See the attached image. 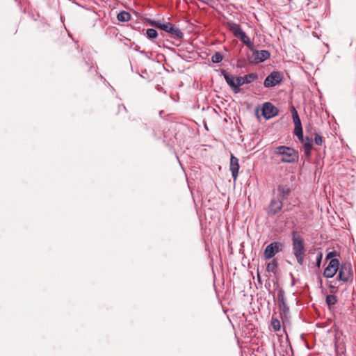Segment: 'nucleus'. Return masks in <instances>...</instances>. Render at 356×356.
<instances>
[{
    "instance_id": "obj_1",
    "label": "nucleus",
    "mask_w": 356,
    "mask_h": 356,
    "mask_svg": "<svg viewBox=\"0 0 356 356\" xmlns=\"http://www.w3.org/2000/svg\"><path fill=\"white\" fill-rule=\"evenodd\" d=\"M292 250L299 265L304 264L305 247L303 237L296 231L291 232Z\"/></svg>"
},
{
    "instance_id": "obj_2",
    "label": "nucleus",
    "mask_w": 356,
    "mask_h": 356,
    "mask_svg": "<svg viewBox=\"0 0 356 356\" xmlns=\"http://www.w3.org/2000/svg\"><path fill=\"white\" fill-rule=\"evenodd\" d=\"M148 24L155 28L159 29L168 33L174 38L181 40L184 37L183 32L175 25L168 22H161L154 19H148L147 20Z\"/></svg>"
},
{
    "instance_id": "obj_3",
    "label": "nucleus",
    "mask_w": 356,
    "mask_h": 356,
    "mask_svg": "<svg viewBox=\"0 0 356 356\" xmlns=\"http://www.w3.org/2000/svg\"><path fill=\"white\" fill-rule=\"evenodd\" d=\"M276 155L282 156L280 161L283 163H295L298 160V152L293 148L286 146H278L273 151Z\"/></svg>"
},
{
    "instance_id": "obj_4",
    "label": "nucleus",
    "mask_w": 356,
    "mask_h": 356,
    "mask_svg": "<svg viewBox=\"0 0 356 356\" xmlns=\"http://www.w3.org/2000/svg\"><path fill=\"white\" fill-rule=\"evenodd\" d=\"M227 27L236 38H238L245 45L248 47L249 49L253 51L254 47V44L250 41V38L243 31L240 24L234 22H228Z\"/></svg>"
},
{
    "instance_id": "obj_5",
    "label": "nucleus",
    "mask_w": 356,
    "mask_h": 356,
    "mask_svg": "<svg viewBox=\"0 0 356 356\" xmlns=\"http://www.w3.org/2000/svg\"><path fill=\"white\" fill-rule=\"evenodd\" d=\"M339 274L337 278L343 282H348L353 279V271L350 263H342L339 266Z\"/></svg>"
},
{
    "instance_id": "obj_6",
    "label": "nucleus",
    "mask_w": 356,
    "mask_h": 356,
    "mask_svg": "<svg viewBox=\"0 0 356 356\" xmlns=\"http://www.w3.org/2000/svg\"><path fill=\"white\" fill-rule=\"evenodd\" d=\"M283 74L278 71H273L266 78L264 85L266 88H270L277 86L283 80Z\"/></svg>"
},
{
    "instance_id": "obj_7",
    "label": "nucleus",
    "mask_w": 356,
    "mask_h": 356,
    "mask_svg": "<svg viewBox=\"0 0 356 356\" xmlns=\"http://www.w3.org/2000/svg\"><path fill=\"white\" fill-rule=\"evenodd\" d=\"M277 300L281 316L286 318L289 314V308L285 300L284 291L282 289L278 291Z\"/></svg>"
},
{
    "instance_id": "obj_8",
    "label": "nucleus",
    "mask_w": 356,
    "mask_h": 356,
    "mask_svg": "<svg viewBox=\"0 0 356 356\" xmlns=\"http://www.w3.org/2000/svg\"><path fill=\"white\" fill-rule=\"evenodd\" d=\"M283 204V202L278 199H271L266 209L267 215L269 217L275 216L282 210Z\"/></svg>"
},
{
    "instance_id": "obj_9",
    "label": "nucleus",
    "mask_w": 356,
    "mask_h": 356,
    "mask_svg": "<svg viewBox=\"0 0 356 356\" xmlns=\"http://www.w3.org/2000/svg\"><path fill=\"white\" fill-rule=\"evenodd\" d=\"M283 245L279 242H273L266 246L264 252V257L266 259L273 257L278 252L281 251Z\"/></svg>"
},
{
    "instance_id": "obj_10",
    "label": "nucleus",
    "mask_w": 356,
    "mask_h": 356,
    "mask_svg": "<svg viewBox=\"0 0 356 356\" xmlns=\"http://www.w3.org/2000/svg\"><path fill=\"white\" fill-rule=\"evenodd\" d=\"M252 56L250 58V61L253 63H260L270 58V54L267 50H254L253 49Z\"/></svg>"
},
{
    "instance_id": "obj_11",
    "label": "nucleus",
    "mask_w": 356,
    "mask_h": 356,
    "mask_svg": "<svg viewBox=\"0 0 356 356\" xmlns=\"http://www.w3.org/2000/svg\"><path fill=\"white\" fill-rule=\"evenodd\" d=\"M339 261L337 259H331L323 272L324 277L327 278L333 277L339 269Z\"/></svg>"
},
{
    "instance_id": "obj_12",
    "label": "nucleus",
    "mask_w": 356,
    "mask_h": 356,
    "mask_svg": "<svg viewBox=\"0 0 356 356\" xmlns=\"http://www.w3.org/2000/svg\"><path fill=\"white\" fill-rule=\"evenodd\" d=\"M261 112L266 119H270L277 114L278 109L270 102H265L262 106Z\"/></svg>"
},
{
    "instance_id": "obj_13",
    "label": "nucleus",
    "mask_w": 356,
    "mask_h": 356,
    "mask_svg": "<svg viewBox=\"0 0 356 356\" xmlns=\"http://www.w3.org/2000/svg\"><path fill=\"white\" fill-rule=\"evenodd\" d=\"M277 191L279 197L277 199L281 200L282 202L291 196L292 192L291 187L286 184L277 185Z\"/></svg>"
},
{
    "instance_id": "obj_14",
    "label": "nucleus",
    "mask_w": 356,
    "mask_h": 356,
    "mask_svg": "<svg viewBox=\"0 0 356 356\" xmlns=\"http://www.w3.org/2000/svg\"><path fill=\"white\" fill-rule=\"evenodd\" d=\"M239 168H240V166H239L238 158H236L233 154H231L229 170L232 172V176L234 181L236 180L237 177H238Z\"/></svg>"
},
{
    "instance_id": "obj_15",
    "label": "nucleus",
    "mask_w": 356,
    "mask_h": 356,
    "mask_svg": "<svg viewBox=\"0 0 356 356\" xmlns=\"http://www.w3.org/2000/svg\"><path fill=\"white\" fill-rule=\"evenodd\" d=\"M312 138L309 136H305L303 139V142H300L304 147V153L305 155L309 158L311 156L312 154Z\"/></svg>"
},
{
    "instance_id": "obj_16",
    "label": "nucleus",
    "mask_w": 356,
    "mask_h": 356,
    "mask_svg": "<svg viewBox=\"0 0 356 356\" xmlns=\"http://www.w3.org/2000/svg\"><path fill=\"white\" fill-rule=\"evenodd\" d=\"M291 112L292 114L293 121L295 125L294 129H299L302 128V124L300 119V117L298 115V113L294 106L291 107Z\"/></svg>"
},
{
    "instance_id": "obj_17",
    "label": "nucleus",
    "mask_w": 356,
    "mask_h": 356,
    "mask_svg": "<svg viewBox=\"0 0 356 356\" xmlns=\"http://www.w3.org/2000/svg\"><path fill=\"white\" fill-rule=\"evenodd\" d=\"M278 269V263L276 259H273L270 262L268 263L266 266V270L268 273L276 274Z\"/></svg>"
},
{
    "instance_id": "obj_18",
    "label": "nucleus",
    "mask_w": 356,
    "mask_h": 356,
    "mask_svg": "<svg viewBox=\"0 0 356 356\" xmlns=\"http://www.w3.org/2000/svg\"><path fill=\"white\" fill-rule=\"evenodd\" d=\"M117 19L120 22H127L131 19V15L127 11H121L118 14Z\"/></svg>"
},
{
    "instance_id": "obj_19",
    "label": "nucleus",
    "mask_w": 356,
    "mask_h": 356,
    "mask_svg": "<svg viewBox=\"0 0 356 356\" xmlns=\"http://www.w3.org/2000/svg\"><path fill=\"white\" fill-rule=\"evenodd\" d=\"M243 77L244 84H245V83H250L253 82L258 78V76L256 73H250V74H248Z\"/></svg>"
},
{
    "instance_id": "obj_20",
    "label": "nucleus",
    "mask_w": 356,
    "mask_h": 356,
    "mask_svg": "<svg viewBox=\"0 0 356 356\" xmlns=\"http://www.w3.org/2000/svg\"><path fill=\"white\" fill-rule=\"evenodd\" d=\"M270 324L274 331L277 332L280 330L281 323L277 318H274L273 316L270 321Z\"/></svg>"
},
{
    "instance_id": "obj_21",
    "label": "nucleus",
    "mask_w": 356,
    "mask_h": 356,
    "mask_svg": "<svg viewBox=\"0 0 356 356\" xmlns=\"http://www.w3.org/2000/svg\"><path fill=\"white\" fill-rule=\"evenodd\" d=\"M225 79L227 84L231 88L235 89V83H236L235 79H236V76H231L229 74H225Z\"/></svg>"
},
{
    "instance_id": "obj_22",
    "label": "nucleus",
    "mask_w": 356,
    "mask_h": 356,
    "mask_svg": "<svg viewBox=\"0 0 356 356\" xmlns=\"http://www.w3.org/2000/svg\"><path fill=\"white\" fill-rule=\"evenodd\" d=\"M325 302L327 305L330 307L335 305L337 302V298L334 295H327L325 298Z\"/></svg>"
},
{
    "instance_id": "obj_23",
    "label": "nucleus",
    "mask_w": 356,
    "mask_h": 356,
    "mask_svg": "<svg viewBox=\"0 0 356 356\" xmlns=\"http://www.w3.org/2000/svg\"><path fill=\"white\" fill-rule=\"evenodd\" d=\"M223 59V55L222 53L216 52L211 58V61L213 63H219Z\"/></svg>"
},
{
    "instance_id": "obj_24",
    "label": "nucleus",
    "mask_w": 356,
    "mask_h": 356,
    "mask_svg": "<svg viewBox=\"0 0 356 356\" xmlns=\"http://www.w3.org/2000/svg\"><path fill=\"white\" fill-rule=\"evenodd\" d=\"M146 35L149 39L153 40L157 38L158 33L154 29H148L146 30Z\"/></svg>"
},
{
    "instance_id": "obj_25",
    "label": "nucleus",
    "mask_w": 356,
    "mask_h": 356,
    "mask_svg": "<svg viewBox=\"0 0 356 356\" xmlns=\"http://www.w3.org/2000/svg\"><path fill=\"white\" fill-rule=\"evenodd\" d=\"M294 134L298 137L300 142H303V139L305 138L302 132V127L299 129H294Z\"/></svg>"
},
{
    "instance_id": "obj_26",
    "label": "nucleus",
    "mask_w": 356,
    "mask_h": 356,
    "mask_svg": "<svg viewBox=\"0 0 356 356\" xmlns=\"http://www.w3.org/2000/svg\"><path fill=\"white\" fill-rule=\"evenodd\" d=\"M235 81V89H237L238 87L244 84L243 76H236Z\"/></svg>"
},
{
    "instance_id": "obj_27",
    "label": "nucleus",
    "mask_w": 356,
    "mask_h": 356,
    "mask_svg": "<svg viewBox=\"0 0 356 356\" xmlns=\"http://www.w3.org/2000/svg\"><path fill=\"white\" fill-rule=\"evenodd\" d=\"M314 142L317 145H322L323 137L318 133H315Z\"/></svg>"
},
{
    "instance_id": "obj_28",
    "label": "nucleus",
    "mask_w": 356,
    "mask_h": 356,
    "mask_svg": "<svg viewBox=\"0 0 356 356\" xmlns=\"http://www.w3.org/2000/svg\"><path fill=\"white\" fill-rule=\"evenodd\" d=\"M338 255V253L337 251L335 250H333V251H330L329 252L327 255H326V259H335L334 257H336Z\"/></svg>"
},
{
    "instance_id": "obj_29",
    "label": "nucleus",
    "mask_w": 356,
    "mask_h": 356,
    "mask_svg": "<svg viewBox=\"0 0 356 356\" xmlns=\"http://www.w3.org/2000/svg\"><path fill=\"white\" fill-rule=\"evenodd\" d=\"M322 258H323L322 252H318L317 256H316V265L317 267H320V266L321 264Z\"/></svg>"
},
{
    "instance_id": "obj_30",
    "label": "nucleus",
    "mask_w": 356,
    "mask_h": 356,
    "mask_svg": "<svg viewBox=\"0 0 356 356\" xmlns=\"http://www.w3.org/2000/svg\"><path fill=\"white\" fill-rule=\"evenodd\" d=\"M163 111H161L159 112V115H160V116H161V115L163 114Z\"/></svg>"
},
{
    "instance_id": "obj_31",
    "label": "nucleus",
    "mask_w": 356,
    "mask_h": 356,
    "mask_svg": "<svg viewBox=\"0 0 356 356\" xmlns=\"http://www.w3.org/2000/svg\"><path fill=\"white\" fill-rule=\"evenodd\" d=\"M235 93H238V92H240L241 90H234Z\"/></svg>"
}]
</instances>
